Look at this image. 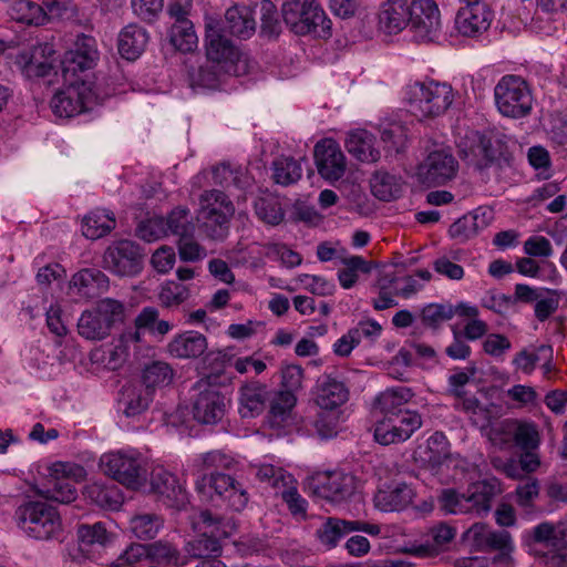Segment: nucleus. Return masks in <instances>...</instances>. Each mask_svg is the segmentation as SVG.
Returning a JSON list of instances; mask_svg holds the SVG:
<instances>
[{
  "mask_svg": "<svg viewBox=\"0 0 567 567\" xmlns=\"http://www.w3.org/2000/svg\"><path fill=\"white\" fill-rule=\"evenodd\" d=\"M313 494L330 503H342L352 497L358 488L353 474L343 471L318 473L312 477Z\"/></svg>",
  "mask_w": 567,
  "mask_h": 567,
  "instance_id": "13",
  "label": "nucleus"
},
{
  "mask_svg": "<svg viewBox=\"0 0 567 567\" xmlns=\"http://www.w3.org/2000/svg\"><path fill=\"white\" fill-rule=\"evenodd\" d=\"M225 29L241 39L250 38L256 30V21L250 8L235 6L225 13Z\"/></svg>",
  "mask_w": 567,
  "mask_h": 567,
  "instance_id": "39",
  "label": "nucleus"
},
{
  "mask_svg": "<svg viewBox=\"0 0 567 567\" xmlns=\"http://www.w3.org/2000/svg\"><path fill=\"white\" fill-rule=\"evenodd\" d=\"M165 224L166 231L169 230L179 238L186 235H193L194 225L189 219V210L187 208L178 207L173 209L165 220Z\"/></svg>",
  "mask_w": 567,
  "mask_h": 567,
  "instance_id": "59",
  "label": "nucleus"
},
{
  "mask_svg": "<svg viewBox=\"0 0 567 567\" xmlns=\"http://www.w3.org/2000/svg\"><path fill=\"white\" fill-rule=\"evenodd\" d=\"M194 390L196 391L193 402L194 419L203 424L220 422L225 416L228 400L219 388L202 379L195 383Z\"/></svg>",
  "mask_w": 567,
  "mask_h": 567,
  "instance_id": "12",
  "label": "nucleus"
},
{
  "mask_svg": "<svg viewBox=\"0 0 567 567\" xmlns=\"http://www.w3.org/2000/svg\"><path fill=\"white\" fill-rule=\"evenodd\" d=\"M51 107L60 117H72L85 111L84 102L74 87L56 93L51 100Z\"/></svg>",
  "mask_w": 567,
  "mask_h": 567,
  "instance_id": "44",
  "label": "nucleus"
},
{
  "mask_svg": "<svg viewBox=\"0 0 567 567\" xmlns=\"http://www.w3.org/2000/svg\"><path fill=\"white\" fill-rule=\"evenodd\" d=\"M234 213L231 200L221 190H206L199 197L197 219L214 239H220L227 234Z\"/></svg>",
  "mask_w": 567,
  "mask_h": 567,
  "instance_id": "8",
  "label": "nucleus"
},
{
  "mask_svg": "<svg viewBox=\"0 0 567 567\" xmlns=\"http://www.w3.org/2000/svg\"><path fill=\"white\" fill-rule=\"evenodd\" d=\"M458 162L445 148L431 152L417 166V177L426 186H437L447 183L456 176Z\"/></svg>",
  "mask_w": 567,
  "mask_h": 567,
  "instance_id": "16",
  "label": "nucleus"
},
{
  "mask_svg": "<svg viewBox=\"0 0 567 567\" xmlns=\"http://www.w3.org/2000/svg\"><path fill=\"white\" fill-rule=\"evenodd\" d=\"M157 297L162 307L175 308L189 298V289L186 285L167 280L161 285Z\"/></svg>",
  "mask_w": 567,
  "mask_h": 567,
  "instance_id": "54",
  "label": "nucleus"
},
{
  "mask_svg": "<svg viewBox=\"0 0 567 567\" xmlns=\"http://www.w3.org/2000/svg\"><path fill=\"white\" fill-rule=\"evenodd\" d=\"M343 269L338 271V279L342 288H352L359 278V272L369 274L372 265L361 256H348L340 258Z\"/></svg>",
  "mask_w": 567,
  "mask_h": 567,
  "instance_id": "48",
  "label": "nucleus"
},
{
  "mask_svg": "<svg viewBox=\"0 0 567 567\" xmlns=\"http://www.w3.org/2000/svg\"><path fill=\"white\" fill-rule=\"evenodd\" d=\"M110 281L107 276L99 269L86 268L76 272L71 281L72 293L86 299L96 298L107 291Z\"/></svg>",
  "mask_w": 567,
  "mask_h": 567,
  "instance_id": "30",
  "label": "nucleus"
},
{
  "mask_svg": "<svg viewBox=\"0 0 567 567\" xmlns=\"http://www.w3.org/2000/svg\"><path fill=\"white\" fill-rule=\"evenodd\" d=\"M272 178L282 186L297 183L302 176L301 164L292 157H279L272 163Z\"/></svg>",
  "mask_w": 567,
  "mask_h": 567,
  "instance_id": "50",
  "label": "nucleus"
},
{
  "mask_svg": "<svg viewBox=\"0 0 567 567\" xmlns=\"http://www.w3.org/2000/svg\"><path fill=\"white\" fill-rule=\"evenodd\" d=\"M491 212L484 208L475 209L471 214H466L463 217L454 221L449 229L451 237L466 240L475 235L491 221Z\"/></svg>",
  "mask_w": 567,
  "mask_h": 567,
  "instance_id": "35",
  "label": "nucleus"
},
{
  "mask_svg": "<svg viewBox=\"0 0 567 567\" xmlns=\"http://www.w3.org/2000/svg\"><path fill=\"white\" fill-rule=\"evenodd\" d=\"M99 56L96 40L85 34L78 35L74 48L68 51L61 61L64 78L92 69Z\"/></svg>",
  "mask_w": 567,
  "mask_h": 567,
  "instance_id": "18",
  "label": "nucleus"
},
{
  "mask_svg": "<svg viewBox=\"0 0 567 567\" xmlns=\"http://www.w3.org/2000/svg\"><path fill=\"white\" fill-rule=\"evenodd\" d=\"M466 542L478 551H497L494 563H509L514 551L512 535L506 530H492L486 524L475 523L464 534Z\"/></svg>",
  "mask_w": 567,
  "mask_h": 567,
  "instance_id": "11",
  "label": "nucleus"
},
{
  "mask_svg": "<svg viewBox=\"0 0 567 567\" xmlns=\"http://www.w3.org/2000/svg\"><path fill=\"white\" fill-rule=\"evenodd\" d=\"M501 493L496 481H481L473 484L466 493L447 488L442 491L439 503L445 514H474L487 515L492 508L493 499Z\"/></svg>",
  "mask_w": 567,
  "mask_h": 567,
  "instance_id": "1",
  "label": "nucleus"
},
{
  "mask_svg": "<svg viewBox=\"0 0 567 567\" xmlns=\"http://www.w3.org/2000/svg\"><path fill=\"white\" fill-rule=\"evenodd\" d=\"M174 377L171 365L163 361H154L147 364L143 370V383L145 389L168 385Z\"/></svg>",
  "mask_w": 567,
  "mask_h": 567,
  "instance_id": "52",
  "label": "nucleus"
},
{
  "mask_svg": "<svg viewBox=\"0 0 567 567\" xmlns=\"http://www.w3.org/2000/svg\"><path fill=\"white\" fill-rule=\"evenodd\" d=\"M137 236L148 243L155 241L167 234L163 217H153L140 223Z\"/></svg>",
  "mask_w": 567,
  "mask_h": 567,
  "instance_id": "62",
  "label": "nucleus"
},
{
  "mask_svg": "<svg viewBox=\"0 0 567 567\" xmlns=\"http://www.w3.org/2000/svg\"><path fill=\"white\" fill-rule=\"evenodd\" d=\"M412 28L421 35H431L441 28V14L434 0H413L410 4Z\"/></svg>",
  "mask_w": 567,
  "mask_h": 567,
  "instance_id": "29",
  "label": "nucleus"
},
{
  "mask_svg": "<svg viewBox=\"0 0 567 567\" xmlns=\"http://www.w3.org/2000/svg\"><path fill=\"white\" fill-rule=\"evenodd\" d=\"M278 494L281 495L292 515L301 517L306 516L307 501L299 494L295 480L292 484L282 487Z\"/></svg>",
  "mask_w": 567,
  "mask_h": 567,
  "instance_id": "63",
  "label": "nucleus"
},
{
  "mask_svg": "<svg viewBox=\"0 0 567 567\" xmlns=\"http://www.w3.org/2000/svg\"><path fill=\"white\" fill-rule=\"evenodd\" d=\"M159 317V311L155 307H145L136 316L134 327L125 329L118 338V343L112 352V358L115 361H124L127 357L128 347L131 344L140 343L143 340V330L152 332L156 320Z\"/></svg>",
  "mask_w": 567,
  "mask_h": 567,
  "instance_id": "21",
  "label": "nucleus"
},
{
  "mask_svg": "<svg viewBox=\"0 0 567 567\" xmlns=\"http://www.w3.org/2000/svg\"><path fill=\"white\" fill-rule=\"evenodd\" d=\"M374 142L375 138L370 132L358 128L348 134L346 147L359 161L373 163L380 157V152L374 147Z\"/></svg>",
  "mask_w": 567,
  "mask_h": 567,
  "instance_id": "38",
  "label": "nucleus"
},
{
  "mask_svg": "<svg viewBox=\"0 0 567 567\" xmlns=\"http://www.w3.org/2000/svg\"><path fill=\"white\" fill-rule=\"evenodd\" d=\"M298 281L306 290L316 296H331L336 291V285L321 276L303 274L298 277Z\"/></svg>",
  "mask_w": 567,
  "mask_h": 567,
  "instance_id": "60",
  "label": "nucleus"
},
{
  "mask_svg": "<svg viewBox=\"0 0 567 567\" xmlns=\"http://www.w3.org/2000/svg\"><path fill=\"white\" fill-rule=\"evenodd\" d=\"M492 18V11L485 3H475L460 10L455 23L460 33L475 37L489 28Z\"/></svg>",
  "mask_w": 567,
  "mask_h": 567,
  "instance_id": "27",
  "label": "nucleus"
},
{
  "mask_svg": "<svg viewBox=\"0 0 567 567\" xmlns=\"http://www.w3.org/2000/svg\"><path fill=\"white\" fill-rule=\"evenodd\" d=\"M511 435L523 450H534L539 445V433L533 422L505 420L491 431V440L499 446L508 444Z\"/></svg>",
  "mask_w": 567,
  "mask_h": 567,
  "instance_id": "17",
  "label": "nucleus"
},
{
  "mask_svg": "<svg viewBox=\"0 0 567 567\" xmlns=\"http://www.w3.org/2000/svg\"><path fill=\"white\" fill-rule=\"evenodd\" d=\"M269 411L266 416V424L274 430L281 431L293 423L292 411L297 402L291 391H278L269 396Z\"/></svg>",
  "mask_w": 567,
  "mask_h": 567,
  "instance_id": "26",
  "label": "nucleus"
},
{
  "mask_svg": "<svg viewBox=\"0 0 567 567\" xmlns=\"http://www.w3.org/2000/svg\"><path fill=\"white\" fill-rule=\"evenodd\" d=\"M99 465L105 475L131 489L141 488L147 478L146 461L135 450L104 453Z\"/></svg>",
  "mask_w": 567,
  "mask_h": 567,
  "instance_id": "5",
  "label": "nucleus"
},
{
  "mask_svg": "<svg viewBox=\"0 0 567 567\" xmlns=\"http://www.w3.org/2000/svg\"><path fill=\"white\" fill-rule=\"evenodd\" d=\"M413 396V392L408 386H394L381 392L374 401V408L383 417L403 413L402 406Z\"/></svg>",
  "mask_w": 567,
  "mask_h": 567,
  "instance_id": "40",
  "label": "nucleus"
},
{
  "mask_svg": "<svg viewBox=\"0 0 567 567\" xmlns=\"http://www.w3.org/2000/svg\"><path fill=\"white\" fill-rule=\"evenodd\" d=\"M421 425L422 417L417 412L404 410L403 413L378 421L374 427V439L382 445L402 443L409 440Z\"/></svg>",
  "mask_w": 567,
  "mask_h": 567,
  "instance_id": "14",
  "label": "nucleus"
},
{
  "mask_svg": "<svg viewBox=\"0 0 567 567\" xmlns=\"http://www.w3.org/2000/svg\"><path fill=\"white\" fill-rule=\"evenodd\" d=\"M148 42L147 31L137 25H126L118 35V52L126 60H136L145 50Z\"/></svg>",
  "mask_w": 567,
  "mask_h": 567,
  "instance_id": "36",
  "label": "nucleus"
},
{
  "mask_svg": "<svg viewBox=\"0 0 567 567\" xmlns=\"http://www.w3.org/2000/svg\"><path fill=\"white\" fill-rule=\"evenodd\" d=\"M163 524L161 516L154 513H142L130 519V529L140 539H152L159 533Z\"/></svg>",
  "mask_w": 567,
  "mask_h": 567,
  "instance_id": "49",
  "label": "nucleus"
},
{
  "mask_svg": "<svg viewBox=\"0 0 567 567\" xmlns=\"http://www.w3.org/2000/svg\"><path fill=\"white\" fill-rule=\"evenodd\" d=\"M372 194L383 202L398 198L402 192V182L398 176L384 171L375 172L370 179Z\"/></svg>",
  "mask_w": 567,
  "mask_h": 567,
  "instance_id": "43",
  "label": "nucleus"
},
{
  "mask_svg": "<svg viewBox=\"0 0 567 567\" xmlns=\"http://www.w3.org/2000/svg\"><path fill=\"white\" fill-rule=\"evenodd\" d=\"M17 526L27 536L48 540L60 535L62 519L54 506L44 501H27L14 512Z\"/></svg>",
  "mask_w": 567,
  "mask_h": 567,
  "instance_id": "4",
  "label": "nucleus"
},
{
  "mask_svg": "<svg viewBox=\"0 0 567 567\" xmlns=\"http://www.w3.org/2000/svg\"><path fill=\"white\" fill-rule=\"evenodd\" d=\"M85 468L70 462H55L49 467L45 488L40 494L49 499L69 504L78 496L74 483L85 478Z\"/></svg>",
  "mask_w": 567,
  "mask_h": 567,
  "instance_id": "10",
  "label": "nucleus"
},
{
  "mask_svg": "<svg viewBox=\"0 0 567 567\" xmlns=\"http://www.w3.org/2000/svg\"><path fill=\"white\" fill-rule=\"evenodd\" d=\"M349 399V390L346 384L331 377L321 375L316 385L315 401L323 411H334L343 405Z\"/></svg>",
  "mask_w": 567,
  "mask_h": 567,
  "instance_id": "24",
  "label": "nucleus"
},
{
  "mask_svg": "<svg viewBox=\"0 0 567 567\" xmlns=\"http://www.w3.org/2000/svg\"><path fill=\"white\" fill-rule=\"evenodd\" d=\"M268 399L266 384L247 381L238 389V412L241 417H256L264 412Z\"/></svg>",
  "mask_w": 567,
  "mask_h": 567,
  "instance_id": "25",
  "label": "nucleus"
},
{
  "mask_svg": "<svg viewBox=\"0 0 567 567\" xmlns=\"http://www.w3.org/2000/svg\"><path fill=\"white\" fill-rule=\"evenodd\" d=\"M454 317L452 305L430 303L422 309L421 321L429 328L436 329Z\"/></svg>",
  "mask_w": 567,
  "mask_h": 567,
  "instance_id": "58",
  "label": "nucleus"
},
{
  "mask_svg": "<svg viewBox=\"0 0 567 567\" xmlns=\"http://www.w3.org/2000/svg\"><path fill=\"white\" fill-rule=\"evenodd\" d=\"M169 42L181 52H192L197 48L198 38L190 20L173 23L169 30Z\"/></svg>",
  "mask_w": 567,
  "mask_h": 567,
  "instance_id": "47",
  "label": "nucleus"
},
{
  "mask_svg": "<svg viewBox=\"0 0 567 567\" xmlns=\"http://www.w3.org/2000/svg\"><path fill=\"white\" fill-rule=\"evenodd\" d=\"M151 491L156 494L167 506L178 507L187 499L184 484L164 466L157 465L151 472Z\"/></svg>",
  "mask_w": 567,
  "mask_h": 567,
  "instance_id": "20",
  "label": "nucleus"
},
{
  "mask_svg": "<svg viewBox=\"0 0 567 567\" xmlns=\"http://www.w3.org/2000/svg\"><path fill=\"white\" fill-rule=\"evenodd\" d=\"M122 395V402L125 406L124 413L127 416L141 414L148 408V404L152 401V393L147 389L127 386L124 389Z\"/></svg>",
  "mask_w": 567,
  "mask_h": 567,
  "instance_id": "53",
  "label": "nucleus"
},
{
  "mask_svg": "<svg viewBox=\"0 0 567 567\" xmlns=\"http://www.w3.org/2000/svg\"><path fill=\"white\" fill-rule=\"evenodd\" d=\"M225 527L208 511L200 512L194 520V528L198 529L199 535L187 543L188 555L200 560L218 558L223 551L220 538L230 535Z\"/></svg>",
  "mask_w": 567,
  "mask_h": 567,
  "instance_id": "9",
  "label": "nucleus"
},
{
  "mask_svg": "<svg viewBox=\"0 0 567 567\" xmlns=\"http://www.w3.org/2000/svg\"><path fill=\"white\" fill-rule=\"evenodd\" d=\"M115 217L105 209L89 213L82 221V234L92 240L99 239L115 228Z\"/></svg>",
  "mask_w": 567,
  "mask_h": 567,
  "instance_id": "41",
  "label": "nucleus"
},
{
  "mask_svg": "<svg viewBox=\"0 0 567 567\" xmlns=\"http://www.w3.org/2000/svg\"><path fill=\"white\" fill-rule=\"evenodd\" d=\"M207 350V339L197 331L176 334L167 344V352L177 359H194Z\"/></svg>",
  "mask_w": 567,
  "mask_h": 567,
  "instance_id": "31",
  "label": "nucleus"
},
{
  "mask_svg": "<svg viewBox=\"0 0 567 567\" xmlns=\"http://www.w3.org/2000/svg\"><path fill=\"white\" fill-rule=\"evenodd\" d=\"M315 161L319 174L327 181H338L346 172V156L332 138H324L316 144Z\"/></svg>",
  "mask_w": 567,
  "mask_h": 567,
  "instance_id": "19",
  "label": "nucleus"
},
{
  "mask_svg": "<svg viewBox=\"0 0 567 567\" xmlns=\"http://www.w3.org/2000/svg\"><path fill=\"white\" fill-rule=\"evenodd\" d=\"M410 13L406 1L386 0L379 12V25L386 33H398L411 24Z\"/></svg>",
  "mask_w": 567,
  "mask_h": 567,
  "instance_id": "32",
  "label": "nucleus"
},
{
  "mask_svg": "<svg viewBox=\"0 0 567 567\" xmlns=\"http://www.w3.org/2000/svg\"><path fill=\"white\" fill-rule=\"evenodd\" d=\"M97 312L101 317L107 321L110 328L117 322H122L125 317V307L124 305L112 298H104L100 300L96 305Z\"/></svg>",
  "mask_w": 567,
  "mask_h": 567,
  "instance_id": "61",
  "label": "nucleus"
},
{
  "mask_svg": "<svg viewBox=\"0 0 567 567\" xmlns=\"http://www.w3.org/2000/svg\"><path fill=\"white\" fill-rule=\"evenodd\" d=\"M257 477L260 482L267 483L278 493L282 487L293 483V476L281 467L264 464L257 470Z\"/></svg>",
  "mask_w": 567,
  "mask_h": 567,
  "instance_id": "56",
  "label": "nucleus"
},
{
  "mask_svg": "<svg viewBox=\"0 0 567 567\" xmlns=\"http://www.w3.org/2000/svg\"><path fill=\"white\" fill-rule=\"evenodd\" d=\"M196 491L212 502H220L233 511H243L248 503V493L233 476L220 471L202 475L196 481Z\"/></svg>",
  "mask_w": 567,
  "mask_h": 567,
  "instance_id": "6",
  "label": "nucleus"
},
{
  "mask_svg": "<svg viewBox=\"0 0 567 567\" xmlns=\"http://www.w3.org/2000/svg\"><path fill=\"white\" fill-rule=\"evenodd\" d=\"M148 558L158 564L178 565L181 554L176 546L168 542L158 540L147 545Z\"/></svg>",
  "mask_w": 567,
  "mask_h": 567,
  "instance_id": "57",
  "label": "nucleus"
},
{
  "mask_svg": "<svg viewBox=\"0 0 567 567\" xmlns=\"http://www.w3.org/2000/svg\"><path fill=\"white\" fill-rule=\"evenodd\" d=\"M79 333L87 340H102L111 332V328L96 309L84 311L78 322Z\"/></svg>",
  "mask_w": 567,
  "mask_h": 567,
  "instance_id": "45",
  "label": "nucleus"
},
{
  "mask_svg": "<svg viewBox=\"0 0 567 567\" xmlns=\"http://www.w3.org/2000/svg\"><path fill=\"white\" fill-rule=\"evenodd\" d=\"M431 535L432 542L414 545L409 553L422 558L437 556L443 547L454 539L456 529L445 523H440L431 529Z\"/></svg>",
  "mask_w": 567,
  "mask_h": 567,
  "instance_id": "37",
  "label": "nucleus"
},
{
  "mask_svg": "<svg viewBox=\"0 0 567 567\" xmlns=\"http://www.w3.org/2000/svg\"><path fill=\"white\" fill-rule=\"evenodd\" d=\"M87 493L90 498L102 508L115 511L123 504V496L115 486L93 484Z\"/></svg>",
  "mask_w": 567,
  "mask_h": 567,
  "instance_id": "55",
  "label": "nucleus"
},
{
  "mask_svg": "<svg viewBox=\"0 0 567 567\" xmlns=\"http://www.w3.org/2000/svg\"><path fill=\"white\" fill-rule=\"evenodd\" d=\"M255 212L260 220L276 226L279 225L285 217L280 200L274 195H264L255 200Z\"/></svg>",
  "mask_w": 567,
  "mask_h": 567,
  "instance_id": "51",
  "label": "nucleus"
},
{
  "mask_svg": "<svg viewBox=\"0 0 567 567\" xmlns=\"http://www.w3.org/2000/svg\"><path fill=\"white\" fill-rule=\"evenodd\" d=\"M405 101L409 111L416 117L433 118L443 115L454 101L450 84L434 80L416 81L406 85Z\"/></svg>",
  "mask_w": 567,
  "mask_h": 567,
  "instance_id": "2",
  "label": "nucleus"
},
{
  "mask_svg": "<svg viewBox=\"0 0 567 567\" xmlns=\"http://www.w3.org/2000/svg\"><path fill=\"white\" fill-rule=\"evenodd\" d=\"M281 14L295 34L321 39L331 35V21L316 0H287L282 3Z\"/></svg>",
  "mask_w": 567,
  "mask_h": 567,
  "instance_id": "3",
  "label": "nucleus"
},
{
  "mask_svg": "<svg viewBox=\"0 0 567 567\" xmlns=\"http://www.w3.org/2000/svg\"><path fill=\"white\" fill-rule=\"evenodd\" d=\"M79 547L82 553L91 554L105 548L113 540V534L102 522L94 524H80L76 528Z\"/></svg>",
  "mask_w": 567,
  "mask_h": 567,
  "instance_id": "34",
  "label": "nucleus"
},
{
  "mask_svg": "<svg viewBox=\"0 0 567 567\" xmlns=\"http://www.w3.org/2000/svg\"><path fill=\"white\" fill-rule=\"evenodd\" d=\"M495 104L506 117L527 116L533 109V94L527 82L519 75H504L494 89Z\"/></svg>",
  "mask_w": 567,
  "mask_h": 567,
  "instance_id": "7",
  "label": "nucleus"
},
{
  "mask_svg": "<svg viewBox=\"0 0 567 567\" xmlns=\"http://www.w3.org/2000/svg\"><path fill=\"white\" fill-rule=\"evenodd\" d=\"M54 53L49 44L38 45L17 55L16 64L28 79L44 78L54 69L51 55Z\"/></svg>",
  "mask_w": 567,
  "mask_h": 567,
  "instance_id": "22",
  "label": "nucleus"
},
{
  "mask_svg": "<svg viewBox=\"0 0 567 567\" xmlns=\"http://www.w3.org/2000/svg\"><path fill=\"white\" fill-rule=\"evenodd\" d=\"M164 7L163 0H131L133 13L143 21L157 19Z\"/></svg>",
  "mask_w": 567,
  "mask_h": 567,
  "instance_id": "64",
  "label": "nucleus"
},
{
  "mask_svg": "<svg viewBox=\"0 0 567 567\" xmlns=\"http://www.w3.org/2000/svg\"><path fill=\"white\" fill-rule=\"evenodd\" d=\"M104 267L121 277H133L141 272L143 254L140 246L131 240L111 245L103 256Z\"/></svg>",
  "mask_w": 567,
  "mask_h": 567,
  "instance_id": "15",
  "label": "nucleus"
},
{
  "mask_svg": "<svg viewBox=\"0 0 567 567\" xmlns=\"http://www.w3.org/2000/svg\"><path fill=\"white\" fill-rule=\"evenodd\" d=\"M10 11L12 18L21 23L42 25L48 20L45 10L30 0H12Z\"/></svg>",
  "mask_w": 567,
  "mask_h": 567,
  "instance_id": "46",
  "label": "nucleus"
},
{
  "mask_svg": "<svg viewBox=\"0 0 567 567\" xmlns=\"http://www.w3.org/2000/svg\"><path fill=\"white\" fill-rule=\"evenodd\" d=\"M526 542L544 545L547 550L567 545V526L564 523L543 522L525 533Z\"/></svg>",
  "mask_w": 567,
  "mask_h": 567,
  "instance_id": "33",
  "label": "nucleus"
},
{
  "mask_svg": "<svg viewBox=\"0 0 567 567\" xmlns=\"http://www.w3.org/2000/svg\"><path fill=\"white\" fill-rule=\"evenodd\" d=\"M349 533H351L350 520L329 517L317 528L315 536L322 547L330 550L337 547L340 539Z\"/></svg>",
  "mask_w": 567,
  "mask_h": 567,
  "instance_id": "42",
  "label": "nucleus"
},
{
  "mask_svg": "<svg viewBox=\"0 0 567 567\" xmlns=\"http://www.w3.org/2000/svg\"><path fill=\"white\" fill-rule=\"evenodd\" d=\"M206 54L209 61L220 64L225 73L237 72L235 64L240 61L239 51L214 29H208L206 34Z\"/></svg>",
  "mask_w": 567,
  "mask_h": 567,
  "instance_id": "23",
  "label": "nucleus"
},
{
  "mask_svg": "<svg viewBox=\"0 0 567 567\" xmlns=\"http://www.w3.org/2000/svg\"><path fill=\"white\" fill-rule=\"evenodd\" d=\"M414 489L404 482L392 483L374 495V505L382 512H400L412 504Z\"/></svg>",
  "mask_w": 567,
  "mask_h": 567,
  "instance_id": "28",
  "label": "nucleus"
}]
</instances>
